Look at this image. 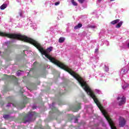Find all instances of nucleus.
Listing matches in <instances>:
<instances>
[{
	"instance_id": "nucleus-1",
	"label": "nucleus",
	"mask_w": 129,
	"mask_h": 129,
	"mask_svg": "<svg viewBox=\"0 0 129 129\" xmlns=\"http://www.w3.org/2000/svg\"><path fill=\"white\" fill-rule=\"evenodd\" d=\"M0 36L8 37V38H12L13 39H18V40H21V41H24V42H27V43L32 44L39 50V52H40L41 54L45 55V57H46L50 62H52L53 64L57 65V66L60 67L61 69H63V70L67 71V72L70 73L72 76H73V77L78 81L81 86L83 88L86 92H87V94L90 95V96L93 98V100H98L95 97V95H94L93 91L91 90L88 84H87L86 82H85L84 80L79 76V75L72 71V70L69 69L68 67L59 62L58 60L55 59L54 57H52L49 55V53L52 51V47H49L47 50H45L42 48V46H41L38 41H36L31 38L21 34H11L0 32Z\"/></svg>"
},
{
	"instance_id": "nucleus-2",
	"label": "nucleus",
	"mask_w": 129,
	"mask_h": 129,
	"mask_svg": "<svg viewBox=\"0 0 129 129\" xmlns=\"http://www.w3.org/2000/svg\"><path fill=\"white\" fill-rule=\"evenodd\" d=\"M117 101L118 105L121 106V105H122V104H124L125 103V97L124 96L121 97H118Z\"/></svg>"
},
{
	"instance_id": "nucleus-3",
	"label": "nucleus",
	"mask_w": 129,
	"mask_h": 129,
	"mask_svg": "<svg viewBox=\"0 0 129 129\" xmlns=\"http://www.w3.org/2000/svg\"><path fill=\"white\" fill-rule=\"evenodd\" d=\"M119 125L120 127H122L125 125V120L122 117H120L119 119Z\"/></svg>"
},
{
	"instance_id": "nucleus-4",
	"label": "nucleus",
	"mask_w": 129,
	"mask_h": 129,
	"mask_svg": "<svg viewBox=\"0 0 129 129\" xmlns=\"http://www.w3.org/2000/svg\"><path fill=\"white\" fill-rule=\"evenodd\" d=\"M81 27H82V24L79 23L77 26H76L74 27V29L77 30V29H80V28H81Z\"/></svg>"
},
{
	"instance_id": "nucleus-5",
	"label": "nucleus",
	"mask_w": 129,
	"mask_h": 129,
	"mask_svg": "<svg viewBox=\"0 0 129 129\" xmlns=\"http://www.w3.org/2000/svg\"><path fill=\"white\" fill-rule=\"evenodd\" d=\"M118 22H119V19H116V20H115L111 22V24L112 25H115V24H117V23H118Z\"/></svg>"
},
{
	"instance_id": "nucleus-6",
	"label": "nucleus",
	"mask_w": 129,
	"mask_h": 129,
	"mask_svg": "<svg viewBox=\"0 0 129 129\" xmlns=\"http://www.w3.org/2000/svg\"><path fill=\"white\" fill-rule=\"evenodd\" d=\"M87 28L88 29H95V28H96V26H94V25H91L90 24L88 25V26H87Z\"/></svg>"
},
{
	"instance_id": "nucleus-7",
	"label": "nucleus",
	"mask_w": 129,
	"mask_h": 129,
	"mask_svg": "<svg viewBox=\"0 0 129 129\" xmlns=\"http://www.w3.org/2000/svg\"><path fill=\"white\" fill-rule=\"evenodd\" d=\"M128 71V69H127V67H124L122 70V72H123V73H126Z\"/></svg>"
},
{
	"instance_id": "nucleus-8",
	"label": "nucleus",
	"mask_w": 129,
	"mask_h": 129,
	"mask_svg": "<svg viewBox=\"0 0 129 129\" xmlns=\"http://www.w3.org/2000/svg\"><path fill=\"white\" fill-rule=\"evenodd\" d=\"M122 25V21H120L119 22L116 26V28H120L121 27V25Z\"/></svg>"
},
{
	"instance_id": "nucleus-9",
	"label": "nucleus",
	"mask_w": 129,
	"mask_h": 129,
	"mask_svg": "<svg viewBox=\"0 0 129 129\" xmlns=\"http://www.w3.org/2000/svg\"><path fill=\"white\" fill-rule=\"evenodd\" d=\"M64 41H65V38L64 37H60L58 40L59 43H63Z\"/></svg>"
},
{
	"instance_id": "nucleus-10",
	"label": "nucleus",
	"mask_w": 129,
	"mask_h": 129,
	"mask_svg": "<svg viewBox=\"0 0 129 129\" xmlns=\"http://www.w3.org/2000/svg\"><path fill=\"white\" fill-rule=\"evenodd\" d=\"M7 7V4H3L0 7V9L1 10H5V9H6Z\"/></svg>"
},
{
	"instance_id": "nucleus-11",
	"label": "nucleus",
	"mask_w": 129,
	"mask_h": 129,
	"mask_svg": "<svg viewBox=\"0 0 129 129\" xmlns=\"http://www.w3.org/2000/svg\"><path fill=\"white\" fill-rule=\"evenodd\" d=\"M72 3L73 5V6H77V3L74 1V0L72 1Z\"/></svg>"
},
{
	"instance_id": "nucleus-12",
	"label": "nucleus",
	"mask_w": 129,
	"mask_h": 129,
	"mask_svg": "<svg viewBox=\"0 0 129 129\" xmlns=\"http://www.w3.org/2000/svg\"><path fill=\"white\" fill-rule=\"evenodd\" d=\"M127 86H128V84H125V85L122 86L123 89H125V88L127 87Z\"/></svg>"
},
{
	"instance_id": "nucleus-13",
	"label": "nucleus",
	"mask_w": 129,
	"mask_h": 129,
	"mask_svg": "<svg viewBox=\"0 0 129 129\" xmlns=\"http://www.w3.org/2000/svg\"><path fill=\"white\" fill-rule=\"evenodd\" d=\"M78 2H79V3H80V4H83V3H84V1H85V0H78Z\"/></svg>"
},
{
	"instance_id": "nucleus-14",
	"label": "nucleus",
	"mask_w": 129,
	"mask_h": 129,
	"mask_svg": "<svg viewBox=\"0 0 129 129\" xmlns=\"http://www.w3.org/2000/svg\"><path fill=\"white\" fill-rule=\"evenodd\" d=\"M95 91H96L97 92V93H99V94H100V91L98 89H96L95 90Z\"/></svg>"
},
{
	"instance_id": "nucleus-15",
	"label": "nucleus",
	"mask_w": 129,
	"mask_h": 129,
	"mask_svg": "<svg viewBox=\"0 0 129 129\" xmlns=\"http://www.w3.org/2000/svg\"><path fill=\"white\" fill-rule=\"evenodd\" d=\"M55 6H58V5H60V2H57L54 4Z\"/></svg>"
},
{
	"instance_id": "nucleus-16",
	"label": "nucleus",
	"mask_w": 129,
	"mask_h": 129,
	"mask_svg": "<svg viewBox=\"0 0 129 129\" xmlns=\"http://www.w3.org/2000/svg\"><path fill=\"white\" fill-rule=\"evenodd\" d=\"M3 117L4 118H8V117H9V116H8V115H5L3 116Z\"/></svg>"
},
{
	"instance_id": "nucleus-17",
	"label": "nucleus",
	"mask_w": 129,
	"mask_h": 129,
	"mask_svg": "<svg viewBox=\"0 0 129 129\" xmlns=\"http://www.w3.org/2000/svg\"><path fill=\"white\" fill-rule=\"evenodd\" d=\"M17 76H20V75H21V73H20V72H18L17 73Z\"/></svg>"
},
{
	"instance_id": "nucleus-18",
	"label": "nucleus",
	"mask_w": 129,
	"mask_h": 129,
	"mask_svg": "<svg viewBox=\"0 0 129 129\" xmlns=\"http://www.w3.org/2000/svg\"><path fill=\"white\" fill-rule=\"evenodd\" d=\"M106 67V71H108V68L106 67V66H105Z\"/></svg>"
},
{
	"instance_id": "nucleus-19",
	"label": "nucleus",
	"mask_w": 129,
	"mask_h": 129,
	"mask_svg": "<svg viewBox=\"0 0 129 129\" xmlns=\"http://www.w3.org/2000/svg\"><path fill=\"white\" fill-rule=\"evenodd\" d=\"M12 105V104L9 103L7 105V106H11Z\"/></svg>"
},
{
	"instance_id": "nucleus-20",
	"label": "nucleus",
	"mask_w": 129,
	"mask_h": 129,
	"mask_svg": "<svg viewBox=\"0 0 129 129\" xmlns=\"http://www.w3.org/2000/svg\"><path fill=\"white\" fill-rule=\"evenodd\" d=\"M98 51V49L96 48L95 50V53Z\"/></svg>"
},
{
	"instance_id": "nucleus-21",
	"label": "nucleus",
	"mask_w": 129,
	"mask_h": 129,
	"mask_svg": "<svg viewBox=\"0 0 129 129\" xmlns=\"http://www.w3.org/2000/svg\"><path fill=\"white\" fill-rule=\"evenodd\" d=\"M114 0H110V2H113Z\"/></svg>"
},
{
	"instance_id": "nucleus-22",
	"label": "nucleus",
	"mask_w": 129,
	"mask_h": 129,
	"mask_svg": "<svg viewBox=\"0 0 129 129\" xmlns=\"http://www.w3.org/2000/svg\"><path fill=\"white\" fill-rule=\"evenodd\" d=\"M20 16H22V14L20 13Z\"/></svg>"
},
{
	"instance_id": "nucleus-23",
	"label": "nucleus",
	"mask_w": 129,
	"mask_h": 129,
	"mask_svg": "<svg viewBox=\"0 0 129 129\" xmlns=\"http://www.w3.org/2000/svg\"><path fill=\"white\" fill-rule=\"evenodd\" d=\"M99 1V2H100V0H98Z\"/></svg>"
}]
</instances>
